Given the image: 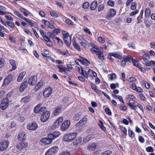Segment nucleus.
Instances as JSON below:
<instances>
[{
	"label": "nucleus",
	"instance_id": "obj_10",
	"mask_svg": "<svg viewBox=\"0 0 155 155\" xmlns=\"http://www.w3.org/2000/svg\"><path fill=\"white\" fill-rule=\"evenodd\" d=\"M38 80L37 76L35 75L31 76L28 80V83L31 85H34L37 83Z\"/></svg>",
	"mask_w": 155,
	"mask_h": 155
},
{
	"label": "nucleus",
	"instance_id": "obj_28",
	"mask_svg": "<svg viewBox=\"0 0 155 155\" xmlns=\"http://www.w3.org/2000/svg\"><path fill=\"white\" fill-rule=\"evenodd\" d=\"M9 62L10 64L12 66V68L10 70V71H12L15 70L16 68L15 60L12 59L10 60L9 61Z\"/></svg>",
	"mask_w": 155,
	"mask_h": 155
},
{
	"label": "nucleus",
	"instance_id": "obj_39",
	"mask_svg": "<svg viewBox=\"0 0 155 155\" xmlns=\"http://www.w3.org/2000/svg\"><path fill=\"white\" fill-rule=\"evenodd\" d=\"M81 137H77L76 138L74 142V143L75 145H78L81 141Z\"/></svg>",
	"mask_w": 155,
	"mask_h": 155
},
{
	"label": "nucleus",
	"instance_id": "obj_2",
	"mask_svg": "<svg viewBox=\"0 0 155 155\" xmlns=\"http://www.w3.org/2000/svg\"><path fill=\"white\" fill-rule=\"evenodd\" d=\"M77 135V134L75 132L68 134L64 136L63 140L65 142L71 141L76 137Z\"/></svg>",
	"mask_w": 155,
	"mask_h": 155
},
{
	"label": "nucleus",
	"instance_id": "obj_46",
	"mask_svg": "<svg viewBox=\"0 0 155 155\" xmlns=\"http://www.w3.org/2000/svg\"><path fill=\"white\" fill-rule=\"evenodd\" d=\"M99 123H100L99 124V125L101 129L104 131L106 130V128L103 125V123L102 121L101 120H100Z\"/></svg>",
	"mask_w": 155,
	"mask_h": 155
},
{
	"label": "nucleus",
	"instance_id": "obj_45",
	"mask_svg": "<svg viewBox=\"0 0 155 155\" xmlns=\"http://www.w3.org/2000/svg\"><path fill=\"white\" fill-rule=\"evenodd\" d=\"M112 153L111 151L107 150L101 154V155H110Z\"/></svg>",
	"mask_w": 155,
	"mask_h": 155
},
{
	"label": "nucleus",
	"instance_id": "obj_19",
	"mask_svg": "<svg viewBox=\"0 0 155 155\" xmlns=\"http://www.w3.org/2000/svg\"><path fill=\"white\" fill-rule=\"evenodd\" d=\"M90 44V45L92 47V48H91L90 49L91 51V52L93 53H95L97 51L96 50H99V48L96 45H94L92 43H91Z\"/></svg>",
	"mask_w": 155,
	"mask_h": 155
},
{
	"label": "nucleus",
	"instance_id": "obj_50",
	"mask_svg": "<svg viewBox=\"0 0 155 155\" xmlns=\"http://www.w3.org/2000/svg\"><path fill=\"white\" fill-rule=\"evenodd\" d=\"M51 16L55 18H57L58 16V15L54 11H52L50 12Z\"/></svg>",
	"mask_w": 155,
	"mask_h": 155
},
{
	"label": "nucleus",
	"instance_id": "obj_60",
	"mask_svg": "<svg viewBox=\"0 0 155 155\" xmlns=\"http://www.w3.org/2000/svg\"><path fill=\"white\" fill-rule=\"evenodd\" d=\"M55 38L58 40L59 45L60 46H62L63 45L62 41L58 37H56Z\"/></svg>",
	"mask_w": 155,
	"mask_h": 155
},
{
	"label": "nucleus",
	"instance_id": "obj_3",
	"mask_svg": "<svg viewBox=\"0 0 155 155\" xmlns=\"http://www.w3.org/2000/svg\"><path fill=\"white\" fill-rule=\"evenodd\" d=\"M62 33L64 42L68 46H70L71 42V36L69 35L68 33L66 31H62Z\"/></svg>",
	"mask_w": 155,
	"mask_h": 155
},
{
	"label": "nucleus",
	"instance_id": "obj_32",
	"mask_svg": "<svg viewBox=\"0 0 155 155\" xmlns=\"http://www.w3.org/2000/svg\"><path fill=\"white\" fill-rule=\"evenodd\" d=\"M97 6V2L94 1L91 4L90 6V9L91 10H94Z\"/></svg>",
	"mask_w": 155,
	"mask_h": 155
},
{
	"label": "nucleus",
	"instance_id": "obj_59",
	"mask_svg": "<svg viewBox=\"0 0 155 155\" xmlns=\"http://www.w3.org/2000/svg\"><path fill=\"white\" fill-rule=\"evenodd\" d=\"M132 63L134 66L137 67H139L138 61L137 60H133L132 61Z\"/></svg>",
	"mask_w": 155,
	"mask_h": 155
},
{
	"label": "nucleus",
	"instance_id": "obj_12",
	"mask_svg": "<svg viewBox=\"0 0 155 155\" xmlns=\"http://www.w3.org/2000/svg\"><path fill=\"white\" fill-rule=\"evenodd\" d=\"M38 127V125L35 122L29 123L27 125V128L30 130H35Z\"/></svg>",
	"mask_w": 155,
	"mask_h": 155
},
{
	"label": "nucleus",
	"instance_id": "obj_7",
	"mask_svg": "<svg viewBox=\"0 0 155 155\" xmlns=\"http://www.w3.org/2000/svg\"><path fill=\"white\" fill-rule=\"evenodd\" d=\"M9 143L8 140H4L0 142V150L3 151L8 147Z\"/></svg>",
	"mask_w": 155,
	"mask_h": 155
},
{
	"label": "nucleus",
	"instance_id": "obj_58",
	"mask_svg": "<svg viewBox=\"0 0 155 155\" xmlns=\"http://www.w3.org/2000/svg\"><path fill=\"white\" fill-rule=\"evenodd\" d=\"M120 129L121 131L124 134H127V130L123 126H120Z\"/></svg>",
	"mask_w": 155,
	"mask_h": 155
},
{
	"label": "nucleus",
	"instance_id": "obj_44",
	"mask_svg": "<svg viewBox=\"0 0 155 155\" xmlns=\"http://www.w3.org/2000/svg\"><path fill=\"white\" fill-rule=\"evenodd\" d=\"M46 143L48 144L52 142V140H53L52 138H50L49 137V134L48 135V137L46 138Z\"/></svg>",
	"mask_w": 155,
	"mask_h": 155
},
{
	"label": "nucleus",
	"instance_id": "obj_8",
	"mask_svg": "<svg viewBox=\"0 0 155 155\" xmlns=\"http://www.w3.org/2000/svg\"><path fill=\"white\" fill-rule=\"evenodd\" d=\"M50 112L49 111L44 112L43 114L41 116V122H45L48 120L49 118Z\"/></svg>",
	"mask_w": 155,
	"mask_h": 155
},
{
	"label": "nucleus",
	"instance_id": "obj_27",
	"mask_svg": "<svg viewBox=\"0 0 155 155\" xmlns=\"http://www.w3.org/2000/svg\"><path fill=\"white\" fill-rule=\"evenodd\" d=\"M56 66L61 71V72H65L66 71H68L69 69L68 68L63 67L62 65H57Z\"/></svg>",
	"mask_w": 155,
	"mask_h": 155
},
{
	"label": "nucleus",
	"instance_id": "obj_37",
	"mask_svg": "<svg viewBox=\"0 0 155 155\" xmlns=\"http://www.w3.org/2000/svg\"><path fill=\"white\" fill-rule=\"evenodd\" d=\"M20 10L21 12H23L24 14V15L26 16H27L30 13V12L22 8H20Z\"/></svg>",
	"mask_w": 155,
	"mask_h": 155
},
{
	"label": "nucleus",
	"instance_id": "obj_64",
	"mask_svg": "<svg viewBox=\"0 0 155 155\" xmlns=\"http://www.w3.org/2000/svg\"><path fill=\"white\" fill-rule=\"evenodd\" d=\"M59 155H70V153L68 151H63Z\"/></svg>",
	"mask_w": 155,
	"mask_h": 155
},
{
	"label": "nucleus",
	"instance_id": "obj_35",
	"mask_svg": "<svg viewBox=\"0 0 155 155\" xmlns=\"http://www.w3.org/2000/svg\"><path fill=\"white\" fill-rule=\"evenodd\" d=\"M72 42L73 45L74 47L76 48V49H77L78 51H80L81 50V49L78 45L76 43L74 38H73Z\"/></svg>",
	"mask_w": 155,
	"mask_h": 155
},
{
	"label": "nucleus",
	"instance_id": "obj_49",
	"mask_svg": "<svg viewBox=\"0 0 155 155\" xmlns=\"http://www.w3.org/2000/svg\"><path fill=\"white\" fill-rule=\"evenodd\" d=\"M146 150L148 152H152L154 151L153 147L151 146H149L146 147Z\"/></svg>",
	"mask_w": 155,
	"mask_h": 155
},
{
	"label": "nucleus",
	"instance_id": "obj_54",
	"mask_svg": "<svg viewBox=\"0 0 155 155\" xmlns=\"http://www.w3.org/2000/svg\"><path fill=\"white\" fill-rule=\"evenodd\" d=\"M89 3L87 2H85L83 4V8L84 9H87L89 7Z\"/></svg>",
	"mask_w": 155,
	"mask_h": 155
},
{
	"label": "nucleus",
	"instance_id": "obj_1",
	"mask_svg": "<svg viewBox=\"0 0 155 155\" xmlns=\"http://www.w3.org/2000/svg\"><path fill=\"white\" fill-rule=\"evenodd\" d=\"M14 13L15 15L17 16L18 17L25 20L26 22L28 25H30L31 27H33L36 25V24L35 22L28 18L24 17L22 15L20 14L18 12L16 11H15Z\"/></svg>",
	"mask_w": 155,
	"mask_h": 155
},
{
	"label": "nucleus",
	"instance_id": "obj_34",
	"mask_svg": "<svg viewBox=\"0 0 155 155\" xmlns=\"http://www.w3.org/2000/svg\"><path fill=\"white\" fill-rule=\"evenodd\" d=\"M110 56H113L116 58H117L119 59H120L122 58L121 56L119 54L115 53H110Z\"/></svg>",
	"mask_w": 155,
	"mask_h": 155
},
{
	"label": "nucleus",
	"instance_id": "obj_53",
	"mask_svg": "<svg viewBox=\"0 0 155 155\" xmlns=\"http://www.w3.org/2000/svg\"><path fill=\"white\" fill-rule=\"evenodd\" d=\"M128 135L129 137L132 138L134 137L135 134L134 133V132L133 131L130 130H129Z\"/></svg>",
	"mask_w": 155,
	"mask_h": 155
},
{
	"label": "nucleus",
	"instance_id": "obj_9",
	"mask_svg": "<svg viewBox=\"0 0 155 155\" xmlns=\"http://www.w3.org/2000/svg\"><path fill=\"white\" fill-rule=\"evenodd\" d=\"M71 122L69 120H64L61 125V129L62 131L66 130L69 127Z\"/></svg>",
	"mask_w": 155,
	"mask_h": 155
},
{
	"label": "nucleus",
	"instance_id": "obj_29",
	"mask_svg": "<svg viewBox=\"0 0 155 155\" xmlns=\"http://www.w3.org/2000/svg\"><path fill=\"white\" fill-rule=\"evenodd\" d=\"M25 72H21L19 74L18 77L17 78V81L18 82L21 81L22 80L24 77L25 76Z\"/></svg>",
	"mask_w": 155,
	"mask_h": 155
},
{
	"label": "nucleus",
	"instance_id": "obj_15",
	"mask_svg": "<svg viewBox=\"0 0 155 155\" xmlns=\"http://www.w3.org/2000/svg\"><path fill=\"white\" fill-rule=\"evenodd\" d=\"M116 13V12L114 9H110L106 16V18L109 19L111 17H113L115 15Z\"/></svg>",
	"mask_w": 155,
	"mask_h": 155
},
{
	"label": "nucleus",
	"instance_id": "obj_18",
	"mask_svg": "<svg viewBox=\"0 0 155 155\" xmlns=\"http://www.w3.org/2000/svg\"><path fill=\"white\" fill-rule=\"evenodd\" d=\"M42 21L45 24L48 28H54V26L52 24V23H53V21H51L50 22H49V21L45 19L42 20Z\"/></svg>",
	"mask_w": 155,
	"mask_h": 155
},
{
	"label": "nucleus",
	"instance_id": "obj_36",
	"mask_svg": "<svg viewBox=\"0 0 155 155\" xmlns=\"http://www.w3.org/2000/svg\"><path fill=\"white\" fill-rule=\"evenodd\" d=\"M6 10V8L2 6H0V15H3L5 14L6 12L5 11Z\"/></svg>",
	"mask_w": 155,
	"mask_h": 155
},
{
	"label": "nucleus",
	"instance_id": "obj_16",
	"mask_svg": "<svg viewBox=\"0 0 155 155\" xmlns=\"http://www.w3.org/2000/svg\"><path fill=\"white\" fill-rule=\"evenodd\" d=\"M81 59H77V60L79 61L80 63L86 66L88 65L90 62L89 61L85 58H83L82 57H80Z\"/></svg>",
	"mask_w": 155,
	"mask_h": 155
},
{
	"label": "nucleus",
	"instance_id": "obj_30",
	"mask_svg": "<svg viewBox=\"0 0 155 155\" xmlns=\"http://www.w3.org/2000/svg\"><path fill=\"white\" fill-rule=\"evenodd\" d=\"M95 53L96 55H98V58L99 59L102 60L104 59V55L102 52L101 51L98 50Z\"/></svg>",
	"mask_w": 155,
	"mask_h": 155
},
{
	"label": "nucleus",
	"instance_id": "obj_42",
	"mask_svg": "<svg viewBox=\"0 0 155 155\" xmlns=\"http://www.w3.org/2000/svg\"><path fill=\"white\" fill-rule=\"evenodd\" d=\"M91 136L90 135H89L87 136L86 137L84 138L83 139V142L84 143H86L88 142L91 139Z\"/></svg>",
	"mask_w": 155,
	"mask_h": 155
},
{
	"label": "nucleus",
	"instance_id": "obj_21",
	"mask_svg": "<svg viewBox=\"0 0 155 155\" xmlns=\"http://www.w3.org/2000/svg\"><path fill=\"white\" fill-rule=\"evenodd\" d=\"M60 134V133L58 131L54 132L52 133L49 134V137L54 140L56 137H58Z\"/></svg>",
	"mask_w": 155,
	"mask_h": 155
},
{
	"label": "nucleus",
	"instance_id": "obj_62",
	"mask_svg": "<svg viewBox=\"0 0 155 155\" xmlns=\"http://www.w3.org/2000/svg\"><path fill=\"white\" fill-rule=\"evenodd\" d=\"M105 111L106 114L108 115H111V112L110 109L108 108H106L105 109Z\"/></svg>",
	"mask_w": 155,
	"mask_h": 155
},
{
	"label": "nucleus",
	"instance_id": "obj_57",
	"mask_svg": "<svg viewBox=\"0 0 155 155\" xmlns=\"http://www.w3.org/2000/svg\"><path fill=\"white\" fill-rule=\"evenodd\" d=\"M143 84L144 85L145 87L147 89H149L150 87V84L148 83L146 81H143Z\"/></svg>",
	"mask_w": 155,
	"mask_h": 155
},
{
	"label": "nucleus",
	"instance_id": "obj_11",
	"mask_svg": "<svg viewBox=\"0 0 155 155\" xmlns=\"http://www.w3.org/2000/svg\"><path fill=\"white\" fill-rule=\"evenodd\" d=\"M63 120V118L61 117H59L53 123L52 127L53 129L58 128L62 122Z\"/></svg>",
	"mask_w": 155,
	"mask_h": 155
},
{
	"label": "nucleus",
	"instance_id": "obj_56",
	"mask_svg": "<svg viewBox=\"0 0 155 155\" xmlns=\"http://www.w3.org/2000/svg\"><path fill=\"white\" fill-rule=\"evenodd\" d=\"M104 8V5L103 4H101L98 7V11L99 12H101L102 11Z\"/></svg>",
	"mask_w": 155,
	"mask_h": 155
},
{
	"label": "nucleus",
	"instance_id": "obj_55",
	"mask_svg": "<svg viewBox=\"0 0 155 155\" xmlns=\"http://www.w3.org/2000/svg\"><path fill=\"white\" fill-rule=\"evenodd\" d=\"M66 23L68 25H73V22L69 19H67L65 21Z\"/></svg>",
	"mask_w": 155,
	"mask_h": 155
},
{
	"label": "nucleus",
	"instance_id": "obj_47",
	"mask_svg": "<svg viewBox=\"0 0 155 155\" xmlns=\"http://www.w3.org/2000/svg\"><path fill=\"white\" fill-rule=\"evenodd\" d=\"M30 98V97L28 96H27L24 97H22L21 99V101L24 102H26L28 101Z\"/></svg>",
	"mask_w": 155,
	"mask_h": 155
},
{
	"label": "nucleus",
	"instance_id": "obj_51",
	"mask_svg": "<svg viewBox=\"0 0 155 155\" xmlns=\"http://www.w3.org/2000/svg\"><path fill=\"white\" fill-rule=\"evenodd\" d=\"M80 117V115L79 114H76L73 117V120L75 121L79 120Z\"/></svg>",
	"mask_w": 155,
	"mask_h": 155
},
{
	"label": "nucleus",
	"instance_id": "obj_22",
	"mask_svg": "<svg viewBox=\"0 0 155 155\" xmlns=\"http://www.w3.org/2000/svg\"><path fill=\"white\" fill-rule=\"evenodd\" d=\"M28 84V82L27 81H25L23 82L20 85L19 88L20 91V92L23 91L27 87Z\"/></svg>",
	"mask_w": 155,
	"mask_h": 155
},
{
	"label": "nucleus",
	"instance_id": "obj_38",
	"mask_svg": "<svg viewBox=\"0 0 155 155\" xmlns=\"http://www.w3.org/2000/svg\"><path fill=\"white\" fill-rule=\"evenodd\" d=\"M151 13L150 9L149 8H146L145 11V16L147 18L149 17Z\"/></svg>",
	"mask_w": 155,
	"mask_h": 155
},
{
	"label": "nucleus",
	"instance_id": "obj_43",
	"mask_svg": "<svg viewBox=\"0 0 155 155\" xmlns=\"http://www.w3.org/2000/svg\"><path fill=\"white\" fill-rule=\"evenodd\" d=\"M6 25L11 28H14L15 27V24L14 23L9 21L6 22Z\"/></svg>",
	"mask_w": 155,
	"mask_h": 155
},
{
	"label": "nucleus",
	"instance_id": "obj_31",
	"mask_svg": "<svg viewBox=\"0 0 155 155\" xmlns=\"http://www.w3.org/2000/svg\"><path fill=\"white\" fill-rule=\"evenodd\" d=\"M97 144L96 143H94L92 144L89 145L87 148L88 149L90 150H94L95 148L97 146Z\"/></svg>",
	"mask_w": 155,
	"mask_h": 155
},
{
	"label": "nucleus",
	"instance_id": "obj_63",
	"mask_svg": "<svg viewBox=\"0 0 155 155\" xmlns=\"http://www.w3.org/2000/svg\"><path fill=\"white\" fill-rule=\"evenodd\" d=\"M80 43L82 46L84 47V48H87V46H89L86 44V43L82 40H81V41L80 42Z\"/></svg>",
	"mask_w": 155,
	"mask_h": 155
},
{
	"label": "nucleus",
	"instance_id": "obj_20",
	"mask_svg": "<svg viewBox=\"0 0 155 155\" xmlns=\"http://www.w3.org/2000/svg\"><path fill=\"white\" fill-rule=\"evenodd\" d=\"M61 107L60 106L57 107L54 109L53 111V114L55 116L58 115L61 112Z\"/></svg>",
	"mask_w": 155,
	"mask_h": 155
},
{
	"label": "nucleus",
	"instance_id": "obj_24",
	"mask_svg": "<svg viewBox=\"0 0 155 155\" xmlns=\"http://www.w3.org/2000/svg\"><path fill=\"white\" fill-rule=\"evenodd\" d=\"M142 58L143 59L146 65V63L148 62H149V60L150 59V55L148 54L145 53L143 55Z\"/></svg>",
	"mask_w": 155,
	"mask_h": 155
},
{
	"label": "nucleus",
	"instance_id": "obj_13",
	"mask_svg": "<svg viewBox=\"0 0 155 155\" xmlns=\"http://www.w3.org/2000/svg\"><path fill=\"white\" fill-rule=\"evenodd\" d=\"M52 89L51 87L46 88L43 92V96L45 97H49L52 92Z\"/></svg>",
	"mask_w": 155,
	"mask_h": 155
},
{
	"label": "nucleus",
	"instance_id": "obj_6",
	"mask_svg": "<svg viewBox=\"0 0 155 155\" xmlns=\"http://www.w3.org/2000/svg\"><path fill=\"white\" fill-rule=\"evenodd\" d=\"M41 104L39 103L35 106L34 110V111L35 113H40L42 112H44L45 111V107H41Z\"/></svg>",
	"mask_w": 155,
	"mask_h": 155
},
{
	"label": "nucleus",
	"instance_id": "obj_17",
	"mask_svg": "<svg viewBox=\"0 0 155 155\" xmlns=\"http://www.w3.org/2000/svg\"><path fill=\"white\" fill-rule=\"evenodd\" d=\"M12 79V75L11 74L8 75L4 79V84L5 85H8Z\"/></svg>",
	"mask_w": 155,
	"mask_h": 155
},
{
	"label": "nucleus",
	"instance_id": "obj_26",
	"mask_svg": "<svg viewBox=\"0 0 155 155\" xmlns=\"http://www.w3.org/2000/svg\"><path fill=\"white\" fill-rule=\"evenodd\" d=\"M43 85V83L42 82H38L35 87L34 90L35 91H37Z\"/></svg>",
	"mask_w": 155,
	"mask_h": 155
},
{
	"label": "nucleus",
	"instance_id": "obj_14",
	"mask_svg": "<svg viewBox=\"0 0 155 155\" xmlns=\"http://www.w3.org/2000/svg\"><path fill=\"white\" fill-rule=\"evenodd\" d=\"M28 146L26 142H21L18 143L16 145V148L19 150H22Z\"/></svg>",
	"mask_w": 155,
	"mask_h": 155
},
{
	"label": "nucleus",
	"instance_id": "obj_41",
	"mask_svg": "<svg viewBox=\"0 0 155 155\" xmlns=\"http://www.w3.org/2000/svg\"><path fill=\"white\" fill-rule=\"evenodd\" d=\"M91 88L94 90L96 92L99 93V91L97 89V86L94 84L92 83L91 84Z\"/></svg>",
	"mask_w": 155,
	"mask_h": 155
},
{
	"label": "nucleus",
	"instance_id": "obj_33",
	"mask_svg": "<svg viewBox=\"0 0 155 155\" xmlns=\"http://www.w3.org/2000/svg\"><path fill=\"white\" fill-rule=\"evenodd\" d=\"M87 118L84 117L77 124L79 125H81H81H83L84 124L87 122Z\"/></svg>",
	"mask_w": 155,
	"mask_h": 155
},
{
	"label": "nucleus",
	"instance_id": "obj_5",
	"mask_svg": "<svg viewBox=\"0 0 155 155\" xmlns=\"http://www.w3.org/2000/svg\"><path fill=\"white\" fill-rule=\"evenodd\" d=\"M58 150V147H53L47 151L45 155H55Z\"/></svg>",
	"mask_w": 155,
	"mask_h": 155
},
{
	"label": "nucleus",
	"instance_id": "obj_4",
	"mask_svg": "<svg viewBox=\"0 0 155 155\" xmlns=\"http://www.w3.org/2000/svg\"><path fill=\"white\" fill-rule=\"evenodd\" d=\"M9 104V100L7 97L4 98L2 100L0 107L2 110L6 109Z\"/></svg>",
	"mask_w": 155,
	"mask_h": 155
},
{
	"label": "nucleus",
	"instance_id": "obj_52",
	"mask_svg": "<svg viewBox=\"0 0 155 155\" xmlns=\"http://www.w3.org/2000/svg\"><path fill=\"white\" fill-rule=\"evenodd\" d=\"M5 64V61L4 59L1 58L0 60V68L3 67Z\"/></svg>",
	"mask_w": 155,
	"mask_h": 155
},
{
	"label": "nucleus",
	"instance_id": "obj_23",
	"mask_svg": "<svg viewBox=\"0 0 155 155\" xmlns=\"http://www.w3.org/2000/svg\"><path fill=\"white\" fill-rule=\"evenodd\" d=\"M135 101L131 99L129 100V102L128 103V104L129 107H130L133 109H136L137 107V106L134 105L135 104Z\"/></svg>",
	"mask_w": 155,
	"mask_h": 155
},
{
	"label": "nucleus",
	"instance_id": "obj_40",
	"mask_svg": "<svg viewBox=\"0 0 155 155\" xmlns=\"http://www.w3.org/2000/svg\"><path fill=\"white\" fill-rule=\"evenodd\" d=\"M57 52L59 54H61L62 55H66L67 53H68L67 51H62L60 49H58L57 50Z\"/></svg>",
	"mask_w": 155,
	"mask_h": 155
},
{
	"label": "nucleus",
	"instance_id": "obj_48",
	"mask_svg": "<svg viewBox=\"0 0 155 155\" xmlns=\"http://www.w3.org/2000/svg\"><path fill=\"white\" fill-rule=\"evenodd\" d=\"M154 64H155V61H151L146 63V65L147 66H150Z\"/></svg>",
	"mask_w": 155,
	"mask_h": 155
},
{
	"label": "nucleus",
	"instance_id": "obj_61",
	"mask_svg": "<svg viewBox=\"0 0 155 155\" xmlns=\"http://www.w3.org/2000/svg\"><path fill=\"white\" fill-rule=\"evenodd\" d=\"M97 39L100 42L104 43L105 42V41L101 37H98L97 38Z\"/></svg>",
	"mask_w": 155,
	"mask_h": 155
},
{
	"label": "nucleus",
	"instance_id": "obj_25",
	"mask_svg": "<svg viewBox=\"0 0 155 155\" xmlns=\"http://www.w3.org/2000/svg\"><path fill=\"white\" fill-rule=\"evenodd\" d=\"M25 138V133L24 132L20 133L18 136V138L20 140H24Z\"/></svg>",
	"mask_w": 155,
	"mask_h": 155
}]
</instances>
